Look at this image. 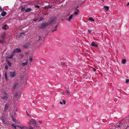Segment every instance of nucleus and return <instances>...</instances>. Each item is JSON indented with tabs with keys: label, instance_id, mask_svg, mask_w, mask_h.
Here are the masks:
<instances>
[{
	"label": "nucleus",
	"instance_id": "57",
	"mask_svg": "<svg viewBox=\"0 0 129 129\" xmlns=\"http://www.w3.org/2000/svg\"><path fill=\"white\" fill-rule=\"evenodd\" d=\"M0 129H1V127H0Z\"/></svg>",
	"mask_w": 129,
	"mask_h": 129
},
{
	"label": "nucleus",
	"instance_id": "51",
	"mask_svg": "<svg viewBox=\"0 0 129 129\" xmlns=\"http://www.w3.org/2000/svg\"><path fill=\"white\" fill-rule=\"evenodd\" d=\"M48 13H46L45 14V15H48Z\"/></svg>",
	"mask_w": 129,
	"mask_h": 129
},
{
	"label": "nucleus",
	"instance_id": "4",
	"mask_svg": "<svg viewBox=\"0 0 129 129\" xmlns=\"http://www.w3.org/2000/svg\"><path fill=\"white\" fill-rule=\"evenodd\" d=\"M56 18L55 17H53L52 19H51L49 21V23L50 24L53 23L54 24H56Z\"/></svg>",
	"mask_w": 129,
	"mask_h": 129
},
{
	"label": "nucleus",
	"instance_id": "15",
	"mask_svg": "<svg viewBox=\"0 0 129 129\" xmlns=\"http://www.w3.org/2000/svg\"><path fill=\"white\" fill-rule=\"evenodd\" d=\"M5 80L7 81L8 79L7 78V73L6 72H5Z\"/></svg>",
	"mask_w": 129,
	"mask_h": 129
},
{
	"label": "nucleus",
	"instance_id": "41",
	"mask_svg": "<svg viewBox=\"0 0 129 129\" xmlns=\"http://www.w3.org/2000/svg\"><path fill=\"white\" fill-rule=\"evenodd\" d=\"M61 64H62V65H64L65 66H66V65H65V63H64L61 62Z\"/></svg>",
	"mask_w": 129,
	"mask_h": 129
},
{
	"label": "nucleus",
	"instance_id": "12",
	"mask_svg": "<svg viewBox=\"0 0 129 129\" xmlns=\"http://www.w3.org/2000/svg\"><path fill=\"white\" fill-rule=\"evenodd\" d=\"M7 14V12L4 11H3L1 13V15L3 17L5 16Z\"/></svg>",
	"mask_w": 129,
	"mask_h": 129
},
{
	"label": "nucleus",
	"instance_id": "2",
	"mask_svg": "<svg viewBox=\"0 0 129 129\" xmlns=\"http://www.w3.org/2000/svg\"><path fill=\"white\" fill-rule=\"evenodd\" d=\"M49 25V24L48 23H43L41 24V26H39L40 28H44L46 26H48Z\"/></svg>",
	"mask_w": 129,
	"mask_h": 129
},
{
	"label": "nucleus",
	"instance_id": "43",
	"mask_svg": "<svg viewBox=\"0 0 129 129\" xmlns=\"http://www.w3.org/2000/svg\"><path fill=\"white\" fill-rule=\"evenodd\" d=\"M26 114L27 115H28V116H29V114H28V113L27 111H26Z\"/></svg>",
	"mask_w": 129,
	"mask_h": 129
},
{
	"label": "nucleus",
	"instance_id": "21",
	"mask_svg": "<svg viewBox=\"0 0 129 129\" xmlns=\"http://www.w3.org/2000/svg\"><path fill=\"white\" fill-rule=\"evenodd\" d=\"M7 64L10 67L11 66V63L8 60H7Z\"/></svg>",
	"mask_w": 129,
	"mask_h": 129
},
{
	"label": "nucleus",
	"instance_id": "3",
	"mask_svg": "<svg viewBox=\"0 0 129 129\" xmlns=\"http://www.w3.org/2000/svg\"><path fill=\"white\" fill-rule=\"evenodd\" d=\"M10 77L13 78L16 76V73L15 71L13 72H9Z\"/></svg>",
	"mask_w": 129,
	"mask_h": 129
},
{
	"label": "nucleus",
	"instance_id": "1",
	"mask_svg": "<svg viewBox=\"0 0 129 129\" xmlns=\"http://www.w3.org/2000/svg\"><path fill=\"white\" fill-rule=\"evenodd\" d=\"M0 96L1 97L3 100H6L7 101H9L12 99L11 95H10L8 93H7L5 91H4Z\"/></svg>",
	"mask_w": 129,
	"mask_h": 129
},
{
	"label": "nucleus",
	"instance_id": "25",
	"mask_svg": "<svg viewBox=\"0 0 129 129\" xmlns=\"http://www.w3.org/2000/svg\"><path fill=\"white\" fill-rule=\"evenodd\" d=\"M57 25H57L55 26V27L54 29V30H53L52 31V32H53L54 31H55V30H57Z\"/></svg>",
	"mask_w": 129,
	"mask_h": 129
},
{
	"label": "nucleus",
	"instance_id": "17",
	"mask_svg": "<svg viewBox=\"0 0 129 129\" xmlns=\"http://www.w3.org/2000/svg\"><path fill=\"white\" fill-rule=\"evenodd\" d=\"M52 7V6L50 5H49L48 6H45L44 7V8L45 9H48L49 8H51Z\"/></svg>",
	"mask_w": 129,
	"mask_h": 129
},
{
	"label": "nucleus",
	"instance_id": "14",
	"mask_svg": "<svg viewBox=\"0 0 129 129\" xmlns=\"http://www.w3.org/2000/svg\"><path fill=\"white\" fill-rule=\"evenodd\" d=\"M31 8H29L26 9L25 10V12H30L31 11Z\"/></svg>",
	"mask_w": 129,
	"mask_h": 129
},
{
	"label": "nucleus",
	"instance_id": "54",
	"mask_svg": "<svg viewBox=\"0 0 129 129\" xmlns=\"http://www.w3.org/2000/svg\"><path fill=\"white\" fill-rule=\"evenodd\" d=\"M78 8V7H77L76 8V9H77V8Z\"/></svg>",
	"mask_w": 129,
	"mask_h": 129
},
{
	"label": "nucleus",
	"instance_id": "16",
	"mask_svg": "<svg viewBox=\"0 0 129 129\" xmlns=\"http://www.w3.org/2000/svg\"><path fill=\"white\" fill-rule=\"evenodd\" d=\"M18 95V93H16L14 94L13 96V98H12V100H13Z\"/></svg>",
	"mask_w": 129,
	"mask_h": 129
},
{
	"label": "nucleus",
	"instance_id": "32",
	"mask_svg": "<svg viewBox=\"0 0 129 129\" xmlns=\"http://www.w3.org/2000/svg\"><path fill=\"white\" fill-rule=\"evenodd\" d=\"M62 102L64 105H65L66 104V102L65 100H63L62 101Z\"/></svg>",
	"mask_w": 129,
	"mask_h": 129
},
{
	"label": "nucleus",
	"instance_id": "39",
	"mask_svg": "<svg viewBox=\"0 0 129 129\" xmlns=\"http://www.w3.org/2000/svg\"><path fill=\"white\" fill-rule=\"evenodd\" d=\"M8 67L7 65H6L5 66V69L7 70L8 68Z\"/></svg>",
	"mask_w": 129,
	"mask_h": 129
},
{
	"label": "nucleus",
	"instance_id": "31",
	"mask_svg": "<svg viewBox=\"0 0 129 129\" xmlns=\"http://www.w3.org/2000/svg\"><path fill=\"white\" fill-rule=\"evenodd\" d=\"M29 60L31 61L30 64H31V62H32L33 61L32 58L31 57L29 59Z\"/></svg>",
	"mask_w": 129,
	"mask_h": 129
},
{
	"label": "nucleus",
	"instance_id": "48",
	"mask_svg": "<svg viewBox=\"0 0 129 129\" xmlns=\"http://www.w3.org/2000/svg\"><path fill=\"white\" fill-rule=\"evenodd\" d=\"M76 11H77V12L78 13V12H79V9H76Z\"/></svg>",
	"mask_w": 129,
	"mask_h": 129
},
{
	"label": "nucleus",
	"instance_id": "11",
	"mask_svg": "<svg viewBox=\"0 0 129 129\" xmlns=\"http://www.w3.org/2000/svg\"><path fill=\"white\" fill-rule=\"evenodd\" d=\"M36 40L37 41H38L40 42H41L42 40V39L41 37L40 36H39L37 37Z\"/></svg>",
	"mask_w": 129,
	"mask_h": 129
},
{
	"label": "nucleus",
	"instance_id": "52",
	"mask_svg": "<svg viewBox=\"0 0 129 129\" xmlns=\"http://www.w3.org/2000/svg\"><path fill=\"white\" fill-rule=\"evenodd\" d=\"M128 5H129V3H128L127 4V6H128Z\"/></svg>",
	"mask_w": 129,
	"mask_h": 129
},
{
	"label": "nucleus",
	"instance_id": "19",
	"mask_svg": "<svg viewBox=\"0 0 129 129\" xmlns=\"http://www.w3.org/2000/svg\"><path fill=\"white\" fill-rule=\"evenodd\" d=\"M7 26V25L6 24H5L4 25V26L2 27V28L5 30H6L7 29V28L6 27Z\"/></svg>",
	"mask_w": 129,
	"mask_h": 129
},
{
	"label": "nucleus",
	"instance_id": "49",
	"mask_svg": "<svg viewBox=\"0 0 129 129\" xmlns=\"http://www.w3.org/2000/svg\"><path fill=\"white\" fill-rule=\"evenodd\" d=\"M93 71H95L96 70V69L94 68H93Z\"/></svg>",
	"mask_w": 129,
	"mask_h": 129
},
{
	"label": "nucleus",
	"instance_id": "5",
	"mask_svg": "<svg viewBox=\"0 0 129 129\" xmlns=\"http://www.w3.org/2000/svg\"><path fill=\"white\" fill-rule=\"evenodd\" d=\"M123 123H122V122L120 121L117 123L115 126L116 128H120L122 126Z\"/></svg>",
	"mask_w": 129,
	"mask_h": 129
},
{
	"label": "nucleus",
	"instance_id": "7",
	"mask_svg": "<svg viewBox=\"0 0 129 129\" xmlns=\"http://www.w3.org/2000/svg\"><path fill=\"white\" fill-rule=\"evenodd\" d=\"M36 122L35 119L32 118L31 119L29 122V126L30 124H36Z\"/></svg>",
	"mask_w": 129,
	"mask_h": 129
},
{
	"label": "nucleus",
	"instance_id": "30",
	"mask_svg": "<svg viewBox=\"0 0 129 129\" xmlns=\"http://www.w3.org/2000/svg\"><path fill=\"white\" fill-rule=\"evenodd\" d=\"M25 10V7H22L21 8V10L22 11H24Z\"/></svg>",
	"mask_w": 129,
	"mask_h": 129
},
{
	"label": "nucleus",
	"instance_id": "20",
	"mask_svg": "<svg viewBox=\"0 0 129 129\" xmlns=\"http://www.w3.org/2000/svg\"><path fill=\"white\" fill-rule=\"evenodd\" d=\"M2 122L5 124H7V123L6 122V121L5 120V119H3V120H1Z\"/></svg>",
	"mask_w": 129,
	"mask_h": 129
},
{
	"label": "nucleus",
	"instance_id": "42",
	"mask_svg": "<svg viewBox=\"0 0 129 129\" xmlns=\"http://www.w3.org/2000/svg\"><path fill=\"white\" fill-rule=\"evenodd\" d=\"M88 32L89 33H90L91 32V30L90 29H88Z\"/></svg>",
	"mask_w": 129,
	"mask_h": 129
},
{
	"label": "nucleus",
	"instance_id": "34",
	"mask_svg": "<svg viewBox=\"0 0 129 129\" xmlns=\"http://www.w3.org/2000/svg\"><path fill=\"white\" fill-rule=\"evenodd\" d=\"M129 81V80L128 79H127L125 81L126 83H127Z\"/></svg>",
	"mask_w": 129,
	"mask_h": 129
},
{
	"label": "nucleus",
	"instance_id": "6",
	"mask_svg": "<svg viewBox=\"0 0 129 129\" xmlns=\"http://www.w3.org/2000/svg\"><path fill=\"white\" fill-rule=\"evenodd\" d=\"M15 54V53H18L21 52V50L20 49L16 48L15 49L13 52Z\"/></svg>",
	"mask_w": 129,
	"mask_h": 129
},
{
	"label": "nucleus",
	"instance_id": "22",
	"mask_svg": "<svg viewBox=\"0 0 129 129\" xmlns=\"http://www.w3.org/2000/svg\"><path fill=\"white\" fill-rule=\"evenodd\" d=\"M89 20L91 21H94V19L91 17H90L89 18Z\"/></svg>",
	"mask_w": 129,
	"mask_h": 129
},
{
	"label": "nucleus",
	"instance_id": "45",
	"mask_svg": "<svg viewBox=\"0 0 129 129\" xmlns=\"http://www.w3.org/2000/svg\"><path fill=\"white\" fill-rule=\"evenodd\" d=\"M129 127V125H128L126 128H125V129H127L128 127Z\"/></svg>",
	"mask_w": 129,
	"mask_h": 129
},
{
	"label": "nucleus",
	"instance_id": "27",
	"mask_svg": "<svg viewBox=\"0 0 129 129\" xmlns=\"http://www.w3.org/2000/svg\"><path fill=\"white\" fill-rule=\"evenodd\" d=\"M104 8L106 9L107 10H108L109 9V7L108 6H104Z\"/></svg>",
	"mask_w": 129,
	"mask_h": 129
},
{
	"label": "nucleus",
	"instance_id": "28",
	"mask_svg": "<svg viewBox=\"0 0 129 129\" xmlns=\"http://www.w3.org/2000/svg\"><path fill=\"white\" fill-rule=\"evenodd\" d=\"M66 93H67L68 94V95H71V94L70 93V92L68 91V90H67L66 91Z\"/></svg>",
	"mask_w": 129,
	"mask_h": 129
},
{
	"label": "nucleus",
	"instance_id": "55",
	"mask_svg": "<svg viewBox=\"0 0 129 129\" xmlns=\"http://www.w3.org/2000/svg\"><path fill=\"white\" fill-rule=\"evenodd\" d=\"M41 20H40L39 21H41Z\"/></svg>",
	"mask_w": 129,
	"mask_h": 129
},
{
	"label": "nucleus",
	"instance_id": "13",
	"mask_svg": "<svg viewBox=\"0 0 129 129\" xmlns=\"http://www.w3.org/2000/svg\"><path fill=\"white\" fill-rule=\"evenodd\" d=\"M91 45L92 46L94 47H97L98 46V45L95 44V43L94 42H92L91 43Z\"/></svg>",
	"mask_w": 129,
	"mask_h": 129
},
{
	"label": "nucleus",
	"instance_id": "46",
	"mask_svg": "<svg viewBox=\"0 0 129 129\" xmlns=\"http://www.w3.org/2000/svg\"><path fill=\"white\" fill-rule=\"evenodd\" d=\"M39 122L40 123H42V121H41L39 120Z\"/></svg>",
	"mask_w": 129,
	"mask_h": 129
},
{
	"label": "nucleus",
	"instance_id": "23",
	"mask_svg": "<svg viewBox=\"0 0 129 129\" xmlns=\"http://www.w3.org/2000/svg\"><path fill=\"white\" fill-rule=\"evenodd\" d=\"M27 61L26 62L22 63L21 65H22L23 66H24L26 65L27 64Z\"/></svg>",
	"mask_w": 129,
	"mask_h": 129
},
{
	"label": "nucleus",
	"instance_id": "9",
	"mask_svg": "<svg viewBox=\"0 0 129 129\" xmlns=\"http://www.w3.org/2000/svg\"><path fill=\"white\" fill-rule=\"evenodd\" d=\"M14 53L12 52L10 56H7L6 57V58L7 59L10 58L11 59L12 58L13 56L14 55Z\"/></svg>",
	"mask_w": 129,
	"mask_h": 129
},
{
	"label": "nucleus",
	"instance_id": "50",
	"mask_svg": "<svg viewBox=\"0 0 129 129\" xmlns=\"http://www.w3.org/2000/svg\"><path fill=\"white\" fill-rule=\"evenodd\" d=\"M18 127L21 128V127H23V126H18Z\"/></svg>",
	"mask_w": 129,
	"mask_h": 129
},
{
	"label": "nucleus",
	"instance_id": "40",
	"mask_svg": "<svg viewBox=\"0 0 129 129\" xmlns=\"http://www.w3.org/2000/svg\"><path fill=\"white\" fill-rule=\"evenodd\" d=\"M2 37L3 38V39H4L5 38V35H2Z\"/></svg>",
	"mask_w": 129,
	"mask_h": 129
},
{
	"label": "nucleus",
	"instance_id": "38",
	"mask_svg": "<svg viewBox=\"0 0 129 129\" xmlns=\"http://www.w3.org/2000/svg\"><path fill=\"white\" fill-rule=\"evenodd\" d=\"M78 13L77 11L75 12L74 14L77 15H78Z\"/></svg>",
	"mask_w": 129,
	"mask_h": 129
},
{
	"label": "nucleus",
	"instance_id": "37",
	"mask_svg": "<svg viewBox=\"0 0 129 129\" xmlns=\"http://www.w3.org/2000/svg\"><path fill=\"white\" fill-rule=\"evenodd\" d=\"M3 10V9L2 8L1 6H0V11L1 12Z\"/></svg>",
	"mask_w": 129,
	"mask_h": 129
},
{
	"label": "nucleus",
	"instance_id": "36",
	"mask_svg": "<svg viewBox=\"0 0 129 129\" xmlns=\"http://www.w3.org/2000/svg\"><path fill=\"white\" fill-rule=\"evenodd\" d=\"M23 47H24L25 48H27L28 47L27 45H23Z\"/></svg>",
	"mask_w": 129,
	"mask_h": 129
},
{
	"label": "nucleus",
	"instance_id": "53",
	"mask_svg": "<svg viewBox=\"0 0 129 129\" xmlns=\"http://www.w3.org/2000/svg\"><path fill=\"white\" fill-rule=\"evenodd\" d=\"M44 15H45V14H42V15H43V16H44Z\"/></svg>",
	"mask_w": 129,
	"mask_h": 129
},
{
	"label": "nucleus",
	"instance_id": "56",
	"mask_svg": "<svg viewBox=\"0 0 129 129\" xmlns=\"http://www.w3.org/2000/svg\"><path fill=\"white\" fill-rule=\"evenodd\" d=\"M52 106H53H53H54V105H52Z\"/></svg>",
	"mask_w": 129,
	"mask_h": 129
},
{
	"label": "nucleus",
	"instance_id": "26",
	"mask_svg": "<svg viewBox=\"0 0 129 129\" xmlns=\"http://www.w3.org/2000/svg\"><path fill=\"white\" fill-rule=\"evenodd\" d=\"M122 63H123V64H124L126 62V59H123L122 60Z\"/></svg>",
	"mask_w": 129,
	"mask_h": 129
},
{
	"label": "nucleus",
	"instance_id": "8",
	"mask_svg": "<svg viewBox=\"0 0 129 129\" xmlns=\"http://www.w3.org/2000/svg\"><path fill=\"white\" fill-rule=\"evenodd\" d=\"M18 86V84L17 83H15L14 86L13 88L12 89L13 90H14L16 89L17 88Z\"/></svg>",
	"mask_w": 129,
	"mask_h": 129
},
{
	"label": "nucleus",
	"instance_id": "18",
	"mask_svg": "<svg viewBox=\"0 0 129 129\" xmlns=\"http://www.w3.org/2000/svg\"><path fill=\"white\" fill-rule=\"evenodd\" d=\"M73 15H71L69 17L68 19V20L69 21H70V20L72 18L73 16Z\"/></svg>",
	"mask_w": 129,
	"mask_h": 129
},
{
	"label": "nucleus",
	"instance_id": "44",
	"mask_svg": "<svg viewBox=\"0 0 129 129\" xmlns=\"http://www.w3.org/2000/svg\"><path fill=\"white\" fill-rule=\"evenodd\" d=\"M0 42L1 43H3L4 42V41L3 40H0Z\"/></svg>",
	"mask_w": 129,
	"mask_h": 129
},
{
	"label": "nucleus",
	"instance_id": "29",
	"mask_svg": "<svg viewBox=\"0 0 129 129\" xmlns=\"http://www.w3.org/2000/svg\"><path fill=\"white\" fill-rule=\"evenodd\" d=\"M35 6L36 8H39L40 7V6L39 5H35Z\"/></svg>",
	"mask_w": 129,
	"mask_h": 129
},
{
	"label": "nucleus",
	"instance_id": "35",
	"mask_svg": "<svg viewBox=\"0 0 129 129\" xmlns=\"http://www.w3.org/2000/svg\"><path fill=\"white\" fill-rule=\"evenodd\" d=\"M11 125L13 127L15 128V129L16 128V126L15 125H14L13 124H11Z\"/></svg>",
	"mask_w": 129,
	"mask_h": 129
},
{
	"label": "nucleus",
	"instance_id": "10",
	"mask_svg": "<svg viewBox=\"0 0 129 129\" xmlns=\"http://www.w3.org/2000/svg\"><path fill=\"white\" fill-rule=\"evenodd\" d=\"M8 105L6 104L5 105V107L4 109V112H6L8 109Z\"/></svg>",
	"mask_w": 129,
	"mask_h": 129
},
{
	"label": "nucleus",
	"instance_id": "47",
	"mask_svg": "<svg viewBox=\"0 0 129 129\" xmlns=\"http://www.w3.org/2000/svg\"><path fill=\"white\" fill-rule=\"evenodd\" d=\"M60 103L61 104V105H62V104H63V103H62V102H61V101H60Z\"/></svg>",
	"mask_w": 129,
	"mask_h": 129
},
{
	"label": "nucleus",
	"instance_id": "24",
	"mask_svg": "<svg viewBox=\"0 0 129 129\" xmlns=\"http://www.w3.org/2000/svg\"><path fill=\"white\" fill-rule=\"evenodd\" d=\"M5 119V117L4 115H2L1 118V120H3V119Z\"/></svg>",
	"mask_w": 129,
	"mask_h": 129
},
{
	"label": "nucleus",
	"instance_id": "33",
	"mask_svg": "<svg viewBox=\"0 0 129 129\" xmlns=\"http://www.w3.org/2000/svg\"><path fill=\"white\" fill-rule=\"evenodd\" d=\"M12 121L14 122H16V119L15 118H12Z\"/></svg>",
	"mask_w": 129,
	"mask_h": 129
}]
</instances>
